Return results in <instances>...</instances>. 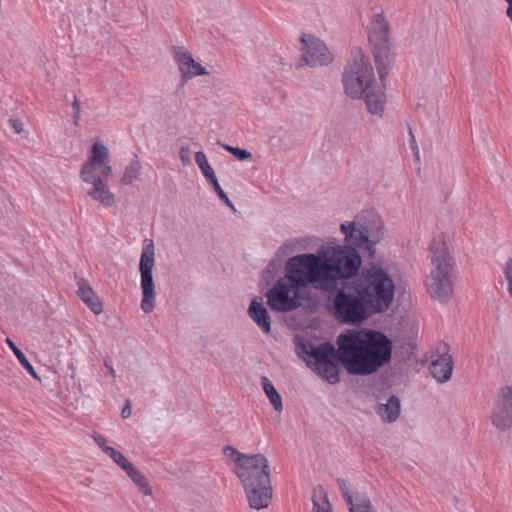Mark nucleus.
<instances>
[{"label":"nucleus","instance_id":"39448f33","mask_svg":"<svg viewBox=\"0 0 512 512\" xmlns=\"http://www.w3.org/2000/svg\"><path fill=\"white\" fill-rule=\"evenodd\" d=\"M429 256L432 267L424 280L425 290L433 299L448 302L453 294L457 264L445 235L439 234L432 239Z\"/></svg>","mask_w":512,"mask_h":512},{"label":"nucleus","instance_id":"cd10ccee","mask_svg":"<svg viewBox=\"0 0 512 512\" xmlns=\"http://www.w3.org/2000/svg\"><path fill=\"white\" fill-rule=\"evenodd\" d=\"M106 455L110 457L112 461L123 471H125L126 474L135 467L122 452L116 450L114 447L111 450H107Z\"/></svg>","mask_w":512,"mask_h":512},{"label":"nucleus","instance_id":"2eb2a0df","mask_svg":"<svg viewBox=\"0 0 512 512\" xmlns=\"http://www.w3.org/2000/svg\"><path fill=\"white\" fill-rule=\"evenodd\" d=\"M172 54L183 80L188 81L196 77L209 75L207 68L197 61L186 47L181 45L173 46Z\"/></svg>","mask_w":512,"mask_h":512},{"label":"nucleus","instance_id":"ddd939ff","mask_svg":"<svg viewBox=\"0 0 512 512\" xmlns=\"http://www.w3.org/2000/svg\"><path fill=\"white\" fill-rule=\"evenodd\" d=\"M113 175L108 147L101 141L93 142L87 160L81 167L80 177L84 183L97 179H109Z\"/></svg>","mask_w":512,"mask_h":512},{"label":"nucleus","instance_id":"412c9836","mask_svg":"<svg viewBox=\"0 0 512 512\" xmlns=\"http://www.w3.org/2000/svg\"><path fill=\"white\" fill-rule=\"evenodd\" d=\"M401 412V403L398 397L391 396L386 403H381L376 408V413L384 423L395 422Z\"/></svg>","mask_w":512,"mask_h":512},{"label":"nucleus","instance_id":"c9c22d12","mask_svg":"<svg viewBox=\"0 0 512 512\" xmlns=\"http://www.w3.org/2000/svg\"><path fill=\"white\" fill-rule=\"evenodd\" d=\"M9 127L16 134H21L24 131V124L20 119L12 118L8 121Z\"/></svg>","mask_w":512,"mask_h":512},{"label":"nucleus","instance_id":"4c0bfd02","mask_svg":"<svg viewBox=\"0 0 512 512\" xmlns=\"http://www.w3.org/2000/svg\"><path fill=\"white\" fill-rule=\"evenodd\" d=\"M131 406L129 404V402H127V404L123 407L122 411H121V416L126 419V418H129L131 416Z\"/></svg>","mask_w":512,"mask_h":512},{"label":"nucleus","instance_id":"20e7f679","mask_svg":"<svg viewBox=\"0 0 512 512\" xmlns=\"http://www.w3.org/2000/svg\"><path fill=\"white\" fill-rule=\"evenodd\" d=\"M377 82L373 66L368 57L360 55L344 70L342 82L344 92L352 99H363L367 111L376 117H383L387 96L384 81Z\"/></svg>","mask_w":512,"mask_h":512},{"label":"nucleus","instance_id":"f257e3e1","mask_svg":"<svg viewBox=\"0 0 512 512\" xmlns=\"http://www.w3.org/2000/svg\"><path fill=\"white\" fill-rule=\"evenodd\" d=\"M340 232L344 235L345 246L322 249L330 290L335 288L338 280H349L358 275L362 265L359 252L373 257L377 244L384 239L385 226L378 213L366 210L341 223Z\"/></svg>","mask_w":512,"mask_h":512},{"label":"nucleus","instance_id":"c85d7f7f","mask_svg":"<svg viewBox=\"0 0 512 512\" xmlns=\"http://www.w3.org/2000/svg\"><path fill=\"white\" fill-rule=\"evenodd\" d=\"M106 455L110 457L112 461L123 471H125L126 474L135 467L122 452L116 450L114 447L111 450H107Z\"/></svg>","mask_w":512,"mask_h":512},{"label":"nucleus","instance_id":"ea45409f","mask_svg":"<svg viewBox=\"0 0 512 512\" xmlns=\"http://www.w3.org/2000/svg\"><path fill=\"white\" fill-rule=\"evenodd\" d=\"M507 18L512 22V7H508L506 10Z\"/></svg>","mask_w":512,"mask_h":512},{"label":"nucleus","instance_id":"2f4dec72","mask_svg":"<svg viewBox=\"0 0 512 512\" xmlns=\"http://www.w3.org/2000/svg\"><path fill=\"white\" fill-rule=\"evenodd\" d=\"M217 144L220 147H222L224 150H226L227 152L231 153L234 157H236L240 161H244V160L252 158V154L245 149L233 147L228 144L221 143L220 141H218Z\"/></svg>","mask_w":512,"mask_h":512},{"label":"nucleus","instance_id":"7c9ffc66","mask_svg":"<svg viewBox=\"0 0 512 512\" xmlns=\"http://www.w3.org/2000/svg\"><path fill=\"white\" fill-rule=\"evenodd\" d=\"M311 512H334L331 503L326 495L313 497V508Z\"/></svg>","mask_w":512,"mask_h":512},{"label":"nucleus","instance_id":"f03ea898","mask_svg":"<svg viewBox=\"0 0 512 512\" xmlns=\"http://www.w3.org/2000/svg\"><path fill=\"white\" fill-rule=\"evenodd\" d=\"M337 345L339 360L353 375H370L391 360V340L372 329L347 330L338 336Z\"/></svg>","mask_w":512,"mask_h":512},{"label":"nucleus","instance_id":"f8f14e48","mask_svg":"<svg viewBox=\"0 0 512 512\" xmlns=\"http://www.w3.org/2000/svg\"><path fill=\"white\" fill-rule=\"evenodd\" d=\"M155 265V246L151 239H145L140 256V287L142 290V299L140 303L141 310L145 314L153 312L156 305L155 285L153 281V268Z\"/></svg>","mask_w":512,"mask_h":512},{"label":"nucleus","instance_id":"58836bf2","mask_svg":"<svg viewBox=\"0 0 512 512\" xmlns=\"http://www.w3.org/2000/svg\"><path fill=\"white\" fill-rule=\"evenodd\" d=\"M72 108H73L74 112H81V105H80L79 100L76 97L72 103Z\"/></svg>","mask_w":512,"mask_h":512},{"label":"nucleus","instance_id":"72a5a7b5","mask_svg":"<svg viewBox=\"0 0 512 512\" xmlns=\"http://www.w3.org/2000/svg\"><path fill=\"white\" fill-rule=\"evenodd\" d=\"M92 438L105 454H107V450H111L113 448L112 446L108 445L106 437L100 433H94Z\"/></svg>","mask_w":512,"mask_h":512},{"label":"nucleus","instance_id":"5701e85b","mask_svg":"<svg viewBox=\"0 0 512 512\" xmlns=\"http://www.w3.org/2000/svg\"><path fill=\"white\" fill-rule=\"evenodd\" d=\"M142 171V165L137 156H134L129 164L125 167L123 175L121 177V183L124 185H130L135 182Z\"/></svg>","mask_w":512,"mask_h":512},{"label":"nucleus","instance_id":"4be33fe9","mask_svg":"<svg viewBox=\"0 0 512 512\" xmlns=\"http://www.w3.org/2000/svg\"><path fill=\"white\" fill-rule=\"evenodd\" d=\"M78 296L94 314L99 315L103 312L102 303L91 286L85 281H80L78 284Z\"/></svg>","mask_w":512,"mask_h":512},{"label":"nucleus","instance_id":"aec40b11","mask_svg":"<svg viewBox=\"0 0 512 512\" xmlns=\"http://www.w3.org/2000/svg\"><path fill=\"white\" fill-rule=\"evenodd\" d=\"M248 314L264 333H269L271 331L270 316L263 305L262 299L252 300L248 309Z\"/></svg>","mask_w":512,"mask_h":512},{"label":"nucleus","instance_id":"9d476101","mask_svg":"<svg viewBox=\"0 0 512 512\" xmlns=\"http://www.w3.org/2000/svg\"><path fill=\"white\" fill-rule=\"evenodd\" d=\"M367 29L379 78L383 81L390 67L389 54L392 49L390 25L383 10L374 11Z\"/></svg>","mask_w":512,"mask_h":512},{"label":"nucleus","instance_id":"393cba45","mask_svg":"<svg viewBox=\"0 0 512 512\" xmlns=\"http://www.w3.org/2000/svg\"><path fill=\"white\" fill-rule=\"evenodd\" d=\"M261 382L271 405L276 411L281 412L283 410V403L280 394L267 377H262Z\"/></svg>","mask_w":512,"mask_h":512},{"label":"nucleus","instance_id":"423d86ee","mask_svg":"<svg viewBox=\"0 0 512 512\" xmlns=\"http://www.w3.org/2000/svg\"><path fill=\"white\" fill-rule=\"evenodd\" d=\"M351 289L360 293L374 315L390 308L396 290L391 276L375 264L361 270L359 276L351 283Z\"/></svg>","mask_w":512,"mask_h":512},{"label":"nucleus","instance_id":"4468645a","mask_svg":"<svg viewBox=\"0 0 512 512\" xmlns=\"http://www.w3.org/2000/svg\"><path fill=\"white\" fill-rule=\"evenodd\" d=\"M300 41L302 43V59L307 65L324 66L334 60V54L321 39L311 34H303Z\"/></svg>","mask_w":512,"mask_h":512},{"label":"nucleus","instance_id":"0eeeda50","mask_svg":"<svg viewBox=\"0 0 512 512\" xmlns=\"http://www.w3.org/2000/svg\"><path fill=\"white\" fill-rule=\"evenodd\" d=\"M285 274L306 291L309 285L330 291L322 250L318 255L304 253L289 258L285 265Z\"/></svg>","mask_w":512,"mask_h":512},{"label":"nucleus","instance_id":"f704fd0d","mask_svg":"<svg viewBox=\"0 0 512 512\" xmlns=\"http://www.w3.org/2000/svg\"><path fill=\"white\" fill-rule=\"evenodd\" d=\"M179 158L184 166L191 163V150L189 147L184 146L180 148Z\"/></svg>","mask_w":512,"mask_h":512},{"label":"nucleus","instance_id":"dca6fc26","mask_svg":"<svg viewBox=\"0 0 512 512\" xmlns=\"http://www.w3.org/2000/svg\"><path fill=\"white\" fill-rule=\"evenodd\" d=\"M489 419L492 425L502 432L512 428V388L501 390L492 407Z\"/></svg>","mask_w":512,"mask_h":512},{"label":"nucleus","instance_id":"1a4fd4ad","mask_svg":"<svg viewBox=\"0 0 512 512\" xmlns=\"http://www.w3.org/2000/svg\"><path fill=\"white\" fill-rule=\"evenodd\" d=\"M330 310L339 322L349 325L361 324L374 315L360 293L351 289V284L335 293Z\"/></svg>","mask_w":512,"mask_h":512},{"label":"nucleus","instance_id":"6ab92c4d","mask_svg":"<svg viewBox=\"0 0 512 512\" xmlns=\"http://www.w3.org/2000/svg\"><path fill=\"white\" fill-rule=\"evenodd\" d=\"M108 180L97 179L94 182H86V184L92 185V188L87 191V195L105 208H110L116 203V196L110 190Z\"/></svg>","mask_w":512,"mask_h":512},{"label":"nucleus","instance_id":"b1692460","mask_svg":"<svg viewBox=\"0 0 512 512\" xmlns=\"http://www.w3.org/2000/svg\"><path fill=\"white\" fill-rule=\"evenodd\" d=\"M127 475L134 483V485L138 488L139 492L144 496H152L153 491L148 482L146 476L139 471L136 467L132 468Z\"/></svg>","mask_w":512,"mask_h":512},{"label":"nucleus","instance_id":"a878e982","mask_svg":"<svg viewBox=\"0 0 512 512\" xmlns=\"http://www.w3.org/2000/svg\"><path fill=\"white\" fill-rule=\"evenodd\" d=\"M6 343L9 346V348L13 351L14 355L16 356L20 364L27 370V372L34 379L39 380L38 374L36 373L31 363L28 361L24 353L15 345V343L10 338L6 339Z\"/></svg>","mask_w":512,"mask_h":512},{"label":"nucleus","instance_id":"f3484780","mask_svg":"<svg viewBox=\"0 0 512 512\" xmlns=\"http://www.w3.org/2000/svg\"><path fill=\"white\" fill-rule=\"evenodd\" d=\"M337 484L347 503L349 512H377L368 497L365 495L354 496L345 480L338 479Z\"/></svg>","mask_w":512,"mask_h":512},{"label":"nucleus","instance_id":"e433bc0d","mask_svg":"<svg viewBox=\"0 0 512 512\" xmlns=\"http://www.w3.org/2000/svg\"><path fill=\"white\" fill-rule=\"evenodd\" d=\"M104 366L108 370V373L111 377L115 378L117 376L116 370L114 369L112 362L109 359L104 360Z\"/></svg>","mask_w":512,"mask_h":512},{"label":"nucleus","instance_id":"9b49d317","mask_svg":"<svg viewBox=\"0 0 512 512\" xmlns=\"http://www.w3.org/2000/svg\"><path fill=\"white\" fill-rule=\"evenodd\" d=\"M306 296L307 291L292 282L286 274L266 292L267 304L276 312H290L298 309Z\"/></svg>","mask_w":512,"mask_h":512},{"label":"nucleus","instance_id":"79ce46f5","mask_svg":"<svg viewBox=\"0 0 512 512\" xmlns=\"http://www.w3.org/2000/svg\"><path fill=\"white\" fill-rule=\"evenodd\" d=\"M507 4H508V7H512V0H504Z\"/></svg>","mask_w":512,"mask_h":512},{"label":"nucleus","instance_id":"6e6552de","mask_svg":"<svg viewBox=\"0 0 512 512\" xmlns=\"http://www.w3.org/2000/svg\"><path fill=\"white\" fill-rule=\"evenodd\" d=\"M297 354L307 366L330 384L339 382V369L335 363L337 350L330 343L318 346L310 342L297 345Z\"/></svg>","mask_w":512,"mask_h":512},{"label":"nucleus","instance_id":"a211bd4d","mask_svg":"<svg viewBox=\"0 0 512 512\" xmlns=\"http://www.w3.org/2000/svg\"><path fill=\"white\" fill-rule=\"evenodd\" d=\"M453 368V358L448 352L438 355L431 361L429 367L432 377L442 384L451 379Z\"/></svg>","mask_w":512,"mask_h":512},{"label":"nucleus","instance_id":"bb28decb","mask_svg":"<svg viewBox=\"0 0 512 512\" xmlns=\"http://www.w3.org/2000/svg\"><path fill=\"white\" fill-rule=\"evenodd\" d=\"M195 162L207 181L216 177L215 172L213 168L210 166L204 152L198 151L195 153Z\"/></svg>","mask_w":512,"mask_h":512},{"label":"nucleus","instance_id":"a19ab883","mask_svg":"<svg viewBox=\"0 0 512 512\" xmlns=\"http://www.w3.org/2000/svg\"><path fill=\"white\" fill-rule=\"evenodd\" d=\"M73 118H74L75 124H78V121L80 119V112H74Z\"/></svg>","mask_w":512,"mask_h":512},{"label":"nucleus","instance_id":"7ed1b4c3","mask_svg":"<svg viewBox=\"0 0 512 512\" xmlns=\"http://www.w3.org/2000/svg\"><path fill=\"white\" fill-rule=\"evenodd\" d=\"M223 454L233 462V472L242 484L249 505L257 510L267 508L272 500V486L266 456L244 454L228 445L223 448Z\"/></svg>","mask_w":512,"mask_h":512},{"label":"nucleus","instance_id":"473e14b6","mask_svg":"<svg viewBox=\"0 0 512 512\" xmlns=\"http://www.w3.org/2000/svg\"><path fill=\"white\" fill-rule=\"evenodd\" d=\"M214 188V191L216 192L217 196L228 206L230 207L232 210H235V207L233 205V203L230 201L229 197L227 196V194L223 191V189L221 188L218 180H217V177H214L213 179L209 180L208 181Z\"/></svg>","mask_w":512,"mask_h":512},{"label":"nucleus","instance_id":"c756f323","mask_svg":"<svg viewBox=\"0 0 512 512\" xmlns=\"http://www.w3.org/2000/svg\"><path fill=\"white\" fill-rule=\"evenodd\" d=\"M501 271L506 283L507 293L512 298V257H508L501 264Z\"/></svg>","mask_w":512,"mask_h":512}]
</instances>
